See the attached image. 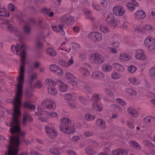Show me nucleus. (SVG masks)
<instances>
[{
  "mask_svg": "<svg viewBox=\"0 0 155 155\" xmlns=\"http://www.w3.org/2000/svg\"><path fill=\"white\" fill-rule=\"evenodd\" d=\"M24 107H28L31 110H35V107L33 104H31L29 103L25 102L24 104Z\"/></svg>",
  "mask_w": 155,
  "mask_h": 155,
  "instance_id": "40",
  "label": "nucleus"
},
{
  "mask_svg": "<svg viewBox=\"0 0 155 155\" xmlns=\"http://www.w3.org/2000/svg\"><path fill=\"white\" fill-rule=\"evenodd\" d=\"M85 150L86 153L88 155H93L96 153L91 147H86Z\"/></svg>",
  "mask_w": 155,
  "mask_h": 155,
  "instance_id": "36",
  "label": "nucleus"
},
{
  "mask_svg": "<svg viewBox=\"0 0 155 155\" xmlns=\"http://www.w3.org/2000/svg\"><path fill=\"white\" fill-rule=\"evenodd\" d=\"M0 26L3 29L8 31L12 33H14L18 37H19L21 35V33L19 28L15 27H13L8 21H5L1 23Z\"/></svg>",
  "mask_w": 155,
  "mask_h": 155,
  "instance_id": "3",
  "label": "nucleus"
},
{
  "mask_svg": "<svg viewBox=\"0 0 155 155\" xmlns=\"http://www.w3.org/2000/svg\"><path fill=\"white\" fill-rule=\"evenodd\" d=\"M98 121L100 123L99 124V128L102 130L104 129L106 127L105 121L103 120L99 119L98 120H97V122Z\"/></svg>",
  "mask_w": 155,
  "mask_h": 155,
  "instance_id": "32",
  "label": "nucleus"
},
{
  "mask_svg": "<svg viewBox=\"0 0 155 155\" xmlns=\"http://www.w3.org/2000/svg\"><path fill=\"white\" fill-rule=\"evenodd\" d=\"M130 82L134 84H137L139 83V81L137 79L134 78L130 80Z\"/></svg>",
  "mask_w": 155,
  "mask_h": 155,
  "instance_id": "60",
  "label": "nucleus"
},
{
  "mask_svg": "<svg viewBox=\"0 0 155 155\" xmlns=\"http://www.w3.org/2000/svg\"><path fill=\"white\" fill-rule=\"evenodd\" d=\"M66 153L69 155H76V153L71 150H68L66 151Z\"/></svg>",
  "mask_w": 155,
  "mask_h": 155,
  "instance_id": "63",
  "label": "nucleus"
},
{
  "mask_svg": "<svg viewBox=\"0 0 155 155\" xmlns=\"http://www.w3.org/2000/svg\"><path fill=\"white\" fill-rule=\"evenodd\" d=\"M135 31L137 33L141 34H145L146 32V31H145L143 29V28L142 29H141L138 28H137L135 29Z\"/></svg>",
  "mask_w": 155,
  "mask_h": 155,
  "instance_id": "53",
  "label": "nucleus"
},
{
  "mask_svg": "<svg viewBox=\"0 0 155 155\" xmlns=\"http://www.w3.org/2000/svg\"><path fill=\"white\" fill-rule=\"evenodd\" d=\"M129 144L132 147L136 150H140L141 149V147L140 145L135 140H130Z\"/></svg>",
  "mask_w": 155,
  "mask_h": 155,
  "instance_id": "16",
  "label": "nucleus"
},
{
  "mask_svg": "<svg viewBox=\"0 0 155 155\" xmlns=\"http://www.w3.org/2000/svg\"><path fill=\"white\" fill-rule=\"evenodd\" d=\"M45 112L47 113L48 116L50 117L58 118L59 117V115L54 112H49L48 111H45Z\"/></svg>",
  "mask_w": 155,
  "mask_h": 155,
  "instance_id": "38",
  "label": "nucleus"
},
{
  "mask_svg": "<svg viewBox=\"0 0 155 155\" xmlns=\"http://www.w3.org/2000/svg\"><path fill=\"white\" fill-rule=\"evenodd\" d=\"M60 121L61 125L60 127H66L71 125V120L69 118L66 117H63L61 118Z\"/></svg>",
  "mask_w": 155,
  "mask_h": 155,
  "instance_id": "13",
  "label": "nucleus"
},
{
  "mask_svg": "<svg viewBox=\"0 0 155 155\" xmlns=\"http://www.w3.org/2000/svg\"><path fill=\"white\" fill-rule=\"evenodd\" d=\"M45 84L46 85L49 86V87H54L56 85L55 81H54L51 79H47L45 81Z\"/></svg>",
  "mask_w": 155,
  "mask_h": 155,
  "instance_id": "24",
  "label": "nucleus"
},
{
  "mask_svg": "<svg viewBox=\"0 0 155 155\" xmlns=\"http://www.w3.org/2000/svg\"><path fill=\"white\" fill-rule=\"evenodd\" d=\"M127 124L129 128L133 129L134 128V127L133 123L131 121H128L127 122Z\"/></svg>",
  "mask_w": 155,
  "mask_h": 155,
  "instance_id": "61",
  "label": "nucleus"
},
{
  "mask_svg": "<svg viewBox=\"0 0 155 155\" xmlns=\"http://www.w3.org/2000/svg\"><path fill=\"white\" fill-rule=\"evenodd\" d=\"M47 54L51 56H55L57 54L56 51L52 48H49L46 50Z\"/></svg>",
  "mask_w": 155,
  "mask_h": 155,
  "instance_id": "25",
  "label": "nucleus"
},
{
  "mask_svg": "<svg viewBox=\"0 0 155 155\" xmlns=\"http://www.w3.org/2000/svg\"><path fill=\"white\" fill-rule=\"evenodd\" d=\"M143 120L146 123H148L150 122L151 121H155V118L153 116H148L144 117Z\"/></svg>",
  "mask_w": 155,
  "mask_h": 155,
  "instance_id": "34",
  "label": "nucleus"
},
{
  "mask_svg": "<svg viewBox=\"0 0 155 155\" xmlns=\"http://www.w3.org/2000/svg\"><path fill=\"white\" fill-rule=\"evenodd\" d=\"M73 30L74 32L78 33L80 31V28L77 26H75L73 27Z\"/></svg>",
  "mask_w": 155,
  "mask_h": 155,
  "instance_id": "62",
  "label": "nucleus"
},
{
  "mask_svg": "<svg viewBox=\"0 0 155 155\" xmlns=\"http://www.w3.org/2000/svg\"><path fill=\"white\" fill-rule=\"evenodd\" d=\"M85 118L86 120L91 121L94 120L95 118V117L94 115L90 113H87L85 115Z\"/></svg>",
  "mask_w": 155,
  "mask_h": 155,
  "instance_id": "37",
  "label": "nucleus"
},
{
  "mask_svg": "<svg viewBox=\"0 0 155 155\" xmlns=\"http://www.w3.org/2000/svg\"><path fill=\"white\" fill-rule=\"evenodd\" d=\"M135 57L137 59L143 60L146 58V57L145 55L144 52L141 51V52H139L135 55Z\"/></svg>",
  "mask_w": 155,
  "mask_h": 155,
  "instance_id": "23",
  "label": "nucleus"
},
{
  "mask_svg": "<svg viewBox=\"0 0 155 155\" xmlns=\"http://www.w3.org/2000/svg\"><path fill=\"white\" fill-rule=\"evenodd\" d=\"M64 75L66 79L68 81H72L76 79L75 76L72 73L69 72H66Z\"/></svg>",
  "mask_w": 155,
  "mask_h": 155,
  "instance_id": "18",
  "label": "nucleus"
},
{
  "mask_svg": "<svg viewBox=\"0 0 155 155\" xmlns=\"http://www.w3.org/2000/svg\"><path fill=\"white\" fill-rule=\"evenodd\" d=\"M50 70L56 74L62 76L63 74V70L55 64H51L50 66Z\"/></svg>",
  "mask_w": 155,
  "mask_h": 155,
  "instance_id": "10",
  "label": "nucleus"
},
{
  "mask_svg": "<svg viewBox=\"0 0 155 155\" xmlns=\"http://www.w3.org/2000/svg\"><path fill=\"white\" fill-rule=\"evenodd\" d=\"M128 114L134 117H137V111L134 108L130 107L127 109Z\"/></svg>",
  "mask_w": 155,
  "mask_h": 155,
  "instance_id": "21",
  "label": "nucleus"
},
{
  "mask_svg": "<svg viewBox=\"0 0 155 155\" xmlns=\"http://www.w3.org/2000/svg\"><path fill=\"white\" fill-rule=\"evenodd\" d=\"M41 104L45 106L49 110H54L56 108V105L54 101L50 99H47L43 101Z\"/></svg>",
  "mask_w": 155,
  "mask_h": 155,
  "instance_id": "5",
  "label": "nucleus"
},
{
  "mask_svg": "<svg viewBox=\"0 0 155 155\" xmlns=\"http://www.w3.org/2000/svg\"><path fill=\"white\" fill-rule=\"evenodd\" d=\"M104 60V58L103 56L99 54L97 55V62L98 64L102 63Z\"/></svg>",
  "mask_w": 155,
  "mask_h": 155,
  "instance_id": "49",
  "label": "nucleus"
},
{
  "mask_svg": "<svg viewBox=\"0 0 155 155\" xmlns=\"http://www.w3.org/2000/svg\"><path fill=\"white\" fill-rule=\"evenodd\" d=\"M50 152L51 153L55 155H60L61 154L59 149L56 147H52L50 149Z\"/></svg>",
  "mask_w": 155,
  "mask_h": 155,
  "instance_id": "31",
  "label": "nucleus"
},
{
  "mask_svg": "<svg viewBox=\"0 0 155 155\" xmlns=\"http://www.w3.org/2000/svg\"><path fill=\"white\" fill-rule=\"evenodd\" d=\"M136 18L139 20H141L144 18L146 16V13L143 10H139L135 13Z\"/></svg>",
  "mask_w": 155,
  "mask_h": 155,
  "instance_id": "14",
  "label": "nucleus"
},
{
  "mask_svg": "<svg viewBox=\"0 0 155 155\" xmlns=\"http://www.w3.org/2000/svg\"><path fill=\"white\" fill-rule=\"evenodd\" d=\"M153 29L154 28L153 26L151 25H149V24H146L143 27V29L144 30L146 31V30L152 31Z\"/></svg>",
  "mask_w": 155,
  "mask_h": 155,
  "instance_id": "44",
  "label": "nucleus"
},
{
  "mask_svg": "<svg viewBox=\"0 0 155 155\" xmlns=\"http://www.w3.org/2000/svg\"><path fill=\"white\" fill-rule=\"evenodd\" d=\"M52 29L55 32H60L61 34L63 35H65V32L63 29V26L61 25H59L58 28L56 26H53Z\"/></svg>",
  "mask_w": 155,
  "mask_h": 155,
  "instance_id": "20",
  "label": "nucleus"
},
{
  "mask_svg": "<svg viewBox=\"0 0 155 155\" xmlns=\"http://www.w3.org/2000/svg\"><path fill=\"white\" fill-rule=\"evenodd\" d=\"M127 152L124 150H119L117 152L116 155H127Z\"/></svg>",
  "mask_w": 155,
  "mask_h": 155,
  "instance_id": "45",
  "label": "nucleus"
},
{
  "mask_svg": "<svg viewBox=\"0 0 155 155\" xmlns=\"http://www.w3.org/2000/svg\"><path fill=\"white\" fill-rule=\"evenodd\" d=\"M22 96V88L17 87L15 98L12 100L14 107V112L12 114L13 119L9 124L7 122L5 123L6 125L11 127L10 131L12 134L20 130L18 125L19 117L21 116V114L19 109L21 105V98Z\"/></svg>",
  "mask_w": 155,
  "mask_h": 155,
  "instance_id": "1",
  "label": "nucleus"
},
{
  "mask_svg": "<svg viewBox=\"0 0 155 155\" xmlns=\"http://www.w3.org/2000/svg\"><path fill=\"white\" fill-rule=\"evenodd\" d=\"M100 28L101 30L104 33H107L109 32L108 29L105 26L101 27Z\"/></svg>",
  "mask_w": 155,
  "mask_h": 155,
  "instance_id": "58",
  "label": "nucleus"
},
{
  "mask_svg": "<svg viewBox=\"0 0 155 155\" xmlns=\"http://www.w3.org/2000/svg\"><path fill=\"white\" fill-rule=\"evenodd\" d=\"M79 58L80 61H83L86 59V54L84 53H80L79 54Z\"/></svg>",
  "mask_w": 155,
  "mask_h": 155,
  "instance_id": "54",
  "label": "nucleus"
},
{
  "mask_svg": "<svg viewBox=\"0 0 155 155\" xmlns=\"http://www.w3.org/2000/svg\"><path fill=\"white\" fill-rule=\"evenodd\" d=\"M33 119L28 114L25 113L24 114L22 124L23 125H25L28 122H31L33 121Z\"/></svg>",
  "mask_w": 155,
  "mask_h": 155,
  "instance_id": "15",
  "label": "nucleus"
},
{
  "mask_svg": "<svg viewBox=\"0 0 155 155\" xmlns=\"http://www.w3.org/2000/svg\"><path fill=\"white\" fill-rule=\"evenodd\" d=\"M144 44L150 50L155 49V41L154 40H151L149 37H147L145 39Z\"/></svg>",
  "mask_w": 155,
  "mask_h": 155,
  "instance_id": "9",
  "label": "nucleus"
},
{
  "mask_svg": "<svg viewBox=\"0 0 155 155\" xmlns=\"http://www.w3.org/2000/svg\"><path fill=\"white\" fill-rule=\"evenodd\" d=\"M72 95L70 94H66L64 95V99L65 100H70L72 98Z\"/></svg>",
  "mask_w": 155,
  "mask_h": 155,
  "instance_id": "56",
  "label": "nucleus"
},
{
  "mask_svg": "<svg viewBox=\"0 0 155 155\" xmlns=\"http://www.w3.org/2000/svg\"><path fill=\"white\" fill-rule=\"evenodd\" d=\"M30 153L31 155H42L39 153L35 150H31Z\"/></svg>",
  "mask_w": 155,
  "mask_h": 155,
  "instance_id": "64",
  "label": "nucleus"
},
{
  "mask_svg": "<svg viewBox=\"0 0 155 155\" xmlns=\"http://www.w3.org/2000/svg\"><path fill=\"white\" fill-rule=\"evenodd\" d=\"M58 62L60 65L64 67H67L68 66L67 62L64 60L60 59L59 60Z\"/></svg>",
  "mask_w": 155,
  "mask_h": 155,
  "instance_id": "51",
  "label": "nucleus"
},
{
  "mask_svg": "<svg viewBox=\"0 0 155 155\" xmlns=\"http://www.w3.org/2000/svg\"><path fill=\"white\" fill-rule=\"evenodd\" d=\"M126 5L127 9L129 11H132L135 9V6H138V4L135 1L133 0L132 2L127 3Z\"/></svg>",
  "mask_w": 155,
  "mask_h": 155,
  "instance_id": "12",
  "label": "nucleus"
},
{
  "mask_svg": "<svg viewBox=\"0 0 155 155\" xmlns=\"http://www.w3.org/2000/svg\"><path fill=\"white\" fill-rule=\"evenodd\" d=\"M113 11L114 13L117 16H122L123 15L125 11L123 6L121 5H117L113 8Z\"/></svg>",
  "mask_w": 155,
  "mask_h": 155,
  "instance_id": "6",
  "label": "nucleus"
},
{
  "mask_svg": "<svg viewBox=\"0 0 155 155\" xmlns=\"http://www.w3.org/2000/svg\"><path fill=\"white\" fill-rule=\"evenodd\" d=\"M112 67L109 64H105L102 66L103 70L106 72L110 71Z\"/></svg>",
  "mask_w": 155,
  "mask_h": 155,
  "instance_id": "39",
  "label": "nucleus"
},
{
  "mask_svg": "<svg viewBox=\"0 0 155 155\" xmlns=\"http://www.w3.org/2000/svg\"><path fill=\"white\" fill-rule=\"evenodd\" d=\"M55 81L58 85V89L60 91L63 92H65L67 91L68 89L67 85L60 80L56 79Z\"/></svg>",
  "mask_w": 155,
  "mask_h": 155,
  "instance_id": "11",
  "label": "nucleus"
},
{
  "mask_svg": "<svg viewBox=\"0 0 155 155\" xmlns=\"http://www.w3.org/2000/svg\"><path fill=\"white\" fill-rule=\"evenodd\" d=\"M20 123L19 122V126L20 128V130H19L17 131V132H15L14 133H16L19 136H20L21 137H23L25 136V133L24 131H20Z\"/></svg>",
  "mask_w": 155,
  "mask_h": 155,
  "instance_id": "50",
  "label": "nucleus"
},
{
  "mask_svg": "<svg viewBox=\"0 0 155 155\" xmlns=\"http://www.w3.org/2000/svg\"><path fill=\"white\" fill-rule=\"evenodd\" d=\"M37 77V74L35 72H32L29 75V80L31 82H32L34 79H36Z\"/></svg>",
  "mask_w": 155,
  "mask_h": 155,
  "instance_id": "43",
  "label": "nucleus"
},
{
  "mask_svg": "<svg viewBox=\"0 0 155 155\" xmlns=\"http://www.w3.org/2000/svg\"><path fill=\"white\" fill-rule=\"evenodd\" d=\"M9 16L8 12L6 11L5 8L3 7H0V16H4L6 17Z\"/></svg>",
  "mask_w": 155,
  "mask_h": 155,
  "instance_id": "26",
  "label": "nucleus"
},
{
  "mask_svg": "<svg viewBox=\"0 0 155 155\" xmlns=\"http://www.w3.org/2000/svg\"><path fill=\"white\" fill-rule=\"evenodd\" d=\"M61 20L62 22L68 25H72L74 21L73 16L67 14L63 15L61 17Z\"/></svg>",
  "mask_w": 155,
  "mask_h": 155,
  "instance_id": "7",
  "label": "nucleus"
},
{
  "mask_svg": "<svg viewBox=\"0 0 155 155\" xmlns=\"http://www.w3.org/2000/svg\"><path fill=\"white\" fill-rule=\"evenodd\" d=\"M120 60L121 61H127L130 59V57L127 54H120L119 56Z\"/></svg>",
  "mask_w": 155,
  "mask_h": 155,
  "instance_id": "28",
  "label": "nucleus"
},
{
  "mask_svg": "<svg viewBox=\"0 0 155 155\" xmlns=\"http://www.w3.org/2000/svg\"><path fill=\"white\" fill-rule=\"evenodd\" d=\"M80 101L83 104L86 105L87 104L88 99L85 97L80 95L78 97Z\"/></svg>",
  "mask_w": 155,
  "mask_h": 155,
  "instance_id": "29",
  "label": "nucleus"
},
{
  "mask_svg": "<svg viewBox=\"0 0 155 155\" xmlns=\"http://www.w3.org/2000/svg\"><path fill=\"white\" fill-rule=\"evenodd\" d=\"M150 76L152 79L155 80V67H152L150 69Z\"/></svg>",
  "mask_w": 155,
  "mask_h": 155,
  "instance_id": "41",
  "label": "nucleus"
},
{
  "mask_svg": "<svg viewBox=\"0 0 155 155\" xmlns=\"http://www.w3.org/2000/svg\"><path fill=\"white\" fill-rule=\"evenodd\" d=\"M23 29L24 32L27 34H29L30 32L31 28L30 26L28 25H25L24 26Z\"/></svg>",
  "mask_w": 155,
  "mask_h": 155,
  "instance_id": "48",
  "label": "nucleus"
},
{
  "mask_svg": "<svg viewBox=\"0 0 155 155\" xmlns=\"http://www.w3.org/2000/svg\"><path fill=\"white\" fill-rule=\"evenodd\" d=\"M115 69L120 72L123 71L124 70V67L123 66L118 63L114 64L113 65Z\"/></svg>",
  "mask_w": 155,
  "mask_h": 155,
  "instance_id": "33",
  "label": "nucleus"
},
{
  "mask_svg": "<svg viewBox=\"0 0 155 155\" xmlns=\"http://www.w3.org/2000/svg\"><path fill=\"white\" fill-rule=\"evenodd\" d=\"M60 130L64 133L69 134H73L75 131V129L74 126L70 125L64 127H60Z\"/></svg>",
  "mask_w": 155,
  "mask_h": 155,
  "instance_id": "8",
  "label": "nucleus"
},
{
  "mask_svg": "<svg viewBox=\"0 0 155 155\" xmlns=\"http://www.w3.org/2000/svg\"><path fill=\"white\" fill-rule=\"evenodd\" d=\"M45 131L48 136L51 139H54L57 135V133L55 129L48 125L45 127Z\"/></svg>",
  "mask_w": 155,
  "mask_h": 155,
  "instance_id": "4",
  "label": "nucleus"
},
{
  "mask_svg": "<svg viewBox=\"0 0 155 155\" xmlns=\"http://www.w3.org/2000/svg\"><path fill=\"white\" fill-rule=\"evenodd\" d=\"M97 60V54L96 53L92 54L90 57L91 62L94 63L96 62Z\"/></svg>",
  "mask_w": 155,
  "mask_h": 155,
  "instance_id": "42",
  "label": "nucleus"
},
{
  "mask_svg": "<svg viewBox=\"0 0 155 155\" xmlns=\"http://www.w3.org/2000/svg\"><path fill=\"white\" fill-rule=\"evenodd\" d=\"M26 48L24 45L17 44L16 46L12 45L11 50L13 52L16 51V54L19 55L21 59V64L20 66L19 75L17 78L18 84L17 87L22 88V84L24 82V74L25 69V58L26 56Z\"/></svg>",
  "mask_w": 155,
  "mask_h": 155,
  "instance_id": "2",
  "label": "nucleus"
},
{
  "mask_svg": "<svg viewBox=\"0 0 155 155\" xmlns=\"http://www.w3.org/2000/svg\"><path fill=\"white\" fill-rule=\"evenodd\" d=\"M91 100L93 101L92 104V107L93 109L96 110L97 108V95L94 94L91 97Z\"/></svg>",
  "mask_w": 155,
  "mask_h": 155,
  "instance_id": "19",
  "label": "nucleus"
},
{
  "mask_svg": "<svg viewBox=\"0 0 155 155\" xmlns=\"http://www.w3.org/2000/svg\"><path fill=\"white\" fill-rule=\"evenodd\" d=\"M112 78L115 79H117L120 78V75L118 74L117 72H114L113 73L111 74Z\"/></svg>",
  "mask_w": 155,
  "mask_h": 155,
  "instance_id": "52",
  "label": "nucleus"
},
{
  "mask_svg": "<svg viewBox=\"0 0 155 155\" xmlns=\"http://www.w3.org/2000/svg\"><path fill=\"white\" fill-rule=\"evenodd\" d=\"M48 89L49 93L51 95L55 96L57 94V90L55 88L52 87H48Z\"/></svg>",
  "mask_w": 155,
  "mask_h": 155,
  "instance_id": "30",
  "label": "nucleus"
},
{
  "mask_svg": "<svg viewBox=\"0 0 155 155\" xmlns=\"http://www.w3.org/2000/svg\"><path fill=\"white\" fill-rule=\"evenodd\" d=\"M105 91L106 92V94L108 96L110 97H112L113 96V92L110 90L107 89H106Z\"/></svg>",
  "mask_w": 155,
  "mask_h": 155,
  "instance_id": "59",
  "label": "nucleus"
},
{
  "mask_svg": "<svg viewBox=\"0 0 155 155\" xmlns=\"http://www.w3.org/2000/svg\"><path fill=\"white\" fill-rule=\"evenodd\" d=\"M97 32L93 31L89 33L88 37L91 41L95 42L97 40Z\"/></svg>",
  "mask_w": 155,
  "mask_h": 155,
  "instance_id": "17",
  "label": "nucleus"
},
{
  "mask_svg": "<svg viewBox=\"0 0 155 155\" xmlns=\"http://www.w3.org/2000/svg\"><path fill=\"white\" fill-rule=\"evenodd\" d=\"M79 137L78 136H76L73 137L71 139V140L73 142H77L79 141Z\"/></svg>",
  "mask_w": 155,
  "mask_h": 155,
  "instance_id": "57",
  "label": "nucleus"
},
{
  "mask_svg": "<svg viewBox=\"0 0 155 155\" xmlns=\"http://www.w3.org/2000/svg\"><path fill=\"white\" fill-rule=\"evenodd\" d=\"M65 42H63L61 46L59 48V50L61 49L62 50L65 51L66 52L68 53H69L71 50L70 47L68 45L67 46H65Z\"/></svg>",
  "mask_w": 155,
  "mask_h": 155,
  "instance_id": "22",
  "label": "nucleus"
},
{
  "mask_svg": "<svg viewBox=\"0 0 155 155\" xmlns=\"http://www.w3.org/2000/svg\"><path fill=\"white\" fill-rule=\"evenodd\" d=\"M116 101L120 104L122 106H125L126 105V102L121 99L119 98H117L116 100Z\"/></svg>",
  "mask_w": 155,
  "mask_h": 155,
  "instance_id": "46",
  "label": "nucleus"
},
{
  "mask_svg": "<svg viewBox=\"0 0 155 155\" xmlns=\"http://www.w3.org/2000/svg\"><path fill=\"white\" fill-rule=\"evenodd\" d=\"M136 69V68L133 65H130L128 68V71L131 73L135 72Z\"/></svg>",
  "mask_w": 155,
  "mask_h": 155,
  "instance_id": "47",
  "label": "nucleus"
},
{
  "mask_svg": "<svg viewBox=\"0 0 155 155\" xmlns=\"http://www.w3.org/2000/svg\"><path fill=\"white\" fill-rule=\"evenodd\" d=\"M80 70L82 74L85 76H87L90 75V73L88 70L86 68H81Z\"/></svg>",
  "mask_w": 155,
  "mask_h": 155,
  "instance_id": "35",
  "label": "nucleus"
},
{
  "mask_svg": "<svg viewBox=\"0 0 155 155\" xmlns=\"http://www.w3.org/2000/svg\"><path fill=\"white\" fill-rule=\"evenodd\" d=\"M84 12L86 15V18L90 19L91 20H93L94 18L91 15L92 13L91 11L89 10H84Z\"/></svg>",
  "mask_w": 155,
  "mask_h": 155,
  "instance_id": "27",
  "label": "nucleus"
},
{
  "mask_svg": "<svg viewBox=\"0 0 155 155\" xmlns=\"http://www.w3.org/2000/svg\"><path fill=\"white\" fill-rule=\"evenodd\" d=\"M8 8L9 11L11 12H13L15 9V5L11 3H10L8 6Z\"/></svg>",
  "mask_w": 155,
  "mask_h": 155,
  "instance_id": "55",
  "label": "nucleus"
}]
</instances>
